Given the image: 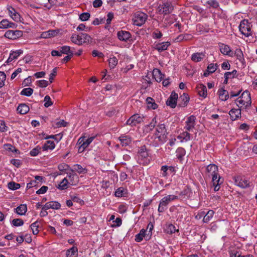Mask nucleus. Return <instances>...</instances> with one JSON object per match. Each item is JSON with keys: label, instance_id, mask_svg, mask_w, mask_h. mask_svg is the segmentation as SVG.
<instances>
[{"label": "nucleus", "instance_id": "e433bc0d", "mask_svg": "<svg viewBox=\"0 0 257 257\" xmlns=\"http://www.w3.org/2000/svg\"><path fill=\"white\" fill-rule=\"evenodd\" d=\"M16 213L20 215H24L27 211V207L26 204H21L15 209Z\"/></svg>", "mask_w": 257, "mask_h": 257}, {"label": "nucleus", "instance_id": "f704fd0d", "mask_svg": "<svg viewBox=\"0 0 257 257\" xmlns=\"http://www.w3.org/2000/svg\"><path fill=\"white\" fill-rule=\"evenodd\" d=\"M214 214V212L212 210H208L204 215V216L203 219V221L204 223H208L209 222L211 219L212 218Z\"/></svg>", "mask_w": 257, "mask_h": 257}, {"label": "nucleus", "instance_id": "423d86ee", "mask_svg": "<svg viewBox=\"0 0 257 257\" xmlns=\"http://www.w3.org/2000/svg\"><path fill=\"white\" fill-rule=\"evenodd\" d=\"M252 25L247 20H243L240 22L239 26V30L241 34L246 37L252 35L251 28Z\"/></svg>", "mask_w": 257, "mask_h": 257}, {"label": "nucleus", "instance_id": "cd10ccee", "mask_svg": "<svg viewBox=\"0 0 257 257\" xmlns=\"http://www.w3.org/2000/svg\"><path fill=\"white\" fill-rule=\"evenodd\" d=\"M177 139L180 140L181 143L187 142L190 140V135L187 131L183 132L177 136Z\"/></svg>", "mask_w": 257, "mask_h": 257}, {"label": "nucleus", "instance_id": "ea45409f", "mask_svg": "<svg viewBox=\"0 0 257 257\" xmlns=\"http://www.w3.org/2000/svg\"><path fill=\"white\" fill-rule=\"evenodd\" d=\"M55 147V144L53 141H47L42 147L43 151L48 150H52Z\"/></svg>", "mask_w": 257, "mask_h": 257}, {"label": "nucleus", "instance_id": "13d9d810", "mask_svg": "<svg viewBox=\"0 0 257 257\" xmlns=\"http://www.w3.org/2000/svg\"><path fill=\"white\" fill-rule=\"evenodd\" d=\"M12 224L14 226H21L24 224V221L22 219H14L12 221Z\"/></svg>", "mask_w": 257, "mask_h": 257}, {"label": "nucleus", "instance_id": "f257e3e1", "mask_svg": "<svg viewBox=\"0 0 257 257\" xmlns=\"http://www.w3.org/2000/svg\"><path fill=\"white\" fill-rule=\"evenodd\" d=\"M168 135V133L165 124L161 123L157 125L155 133V139L157 140L156 141L155 146H159L165 143L167 141Z\"/></svg>", "mask_w": 257, "mask_h": 257}, {"label": "nucleus", "instance_id": "bb28decb", "mask_svg": "<svg viewBox=\"0 0 257 257\" xmlns=\"http://www.w3.org/2000/svg\"><path fill=\"white\" fill-rule=\"evenodd\" d=\"M180 102L179 106L180 107H185L187 105L189 101V97L186 93H183V95H181L179 99Z\"/></svg>", "mask_w": 257, "mask_h": 257}, {"label": "nucleus", "instance_id": "20e7f679", "mask_svg": "<svg viewBox=\"0 0 257 257\" xmlns=\"http://www.w3.org/2000/svg\"><path fill=\"white\" fill-rule=\"evenodd\" d=\"M178 199V196L175 195H168L163 197L160 201L158 211L159 212H163L167 209V205L170 202Z\"/></svg>", "mask_w": 257, "mask_h": 257}, {"label": "nucleus", "instance_id": "b1692460", "mask_svg": "<svg viewBox=\"0 0 257 257\" xmlns=\"http://www.w3.org/2000/svg\"><path fill=\"white\" fill-rule=\"evenodd\" d=\"M118 140L122 147L128 146L132 142L131 138L128 136L121 135L119 137Z\"/></svg>", "mask_w": 257, "mask_h": 257}, {"label": "nucleus", "instance_id": "bf43d9fd", "mask_svg": "<svg viewBox=\"0 0 257 257\" xmlns=\"http://www.w3.org/2000/svg\"><path fill=\"white\" fill-rule=\"evenodd\" d=\"M44 101L45 102L44 105L45 107H48L53 104V102H52L51 98L49 95H46L44 97Z\"/></svg>", "mask_w": 257, "mask_h": 257}, {"label": "nucleus", "instance_id": "6ab92c4d", "mask_svg": "<svg viewBox=\"0 0 257 257\" xmlns=\"http://www.w3.org/2000/svg\"><path fill=\"white\" fill-rule=\"evenodd\" d=\"M192 194L191 190L188 187H186L182 191L179 192L178 197V199L181 200H186L190 198V195Z\"/></svg>", "mask_w": 257, "mask_h": 257}, {"label": "nucleus", "instance_id": "dca6fc26", "mask_svg": "<svg viewBox=\"0 0 257 257\" xmlns=\"http://www.w3.org/2000/svg\"><path fill=\"white\" fill-rule=\"evenodd\" d=\"M196 117L194 115H191L187 118L185 129L187 131H192L195 125Z\"/></svg>", "mask_w": 257, "mask_h": 257}, {"label": "nucleus", "instance_id": "de8ad7c7", "mask_svg": "<svg viewBox=\"0 0 257 257\" xmlns=\"http://www.w3.org/2000/svg\"><path fill=\"white\" fill-rule=\"evenodd\" d=\"M175 20V18L174 15L168 16L165 18L164 20V24L166 26H170L174 23Z\"/></svg>", "mask_w": 257, "mask_h": 257}, {"label": "nucleus", "instance_id": "393cba45", "mask_svg": "<svg viewBox=\"0 0 257 257\" xmlns=\"http://www.w3.org/2000/svg\"><path fill=\"white\" fill-rule=\"evenodd\" d=\"M170 42L168 41L159 43L155 45V48L158 51L161 52L167 50L168 47L170 45Z\"/></svg>", "mask_w": 257, "mask_h": 257}, {"label": "nucleus", "instance_id": "6e6552de", "mask_svg": "<svg viewBox=\"0 0 257 257\" xmlns=\"http://www.w3.org/2000/svg\"><path fill=\"white\" fill-rule=\"evenodd\" d=\"M174 10V7L171 3L166 2L160 4L157 8V11L160 15H167L171 13Z\"/></svg>", "mask_w": 257, "mask_h": 257}, {"label": "nucleus", "instance_id": "338daca9", "mask_svg": "<svg viewBox=\"0 0 257 257\" xmlns=\"http://www.w3.org/2000/svg\"><path fill=\"white\" fill-rule=\"evenodd\" d=\"M4 148L7 150L9 151L10 152H14V151H16L17 150L15 149V148L12 146L11 144H6L4 145Z\"/></svg>", "mask_w": 257, "mask_h": 257}, {"label": "nucleus", "instance_id": "412c9836", "mask_svg": "<svg viewBox=\"0 0 257 257\" xmlns=\"http://www.w3.org/2000/svg\"><path fill=\"white\" fill-rule=\"evenodd\" d=\"M196 91L200 96L205 98L207 96V88L205 85L202 84H198L196 87Z\"/></svg>", "mask_w": 257, "mask_h": 257}, {"label": "nucleus", "instance_id": "4c0bfd02", "mask_svg": "<svg viewBox=\"0 0 257 257\" xmlns=\"http://www.w3.org/2000/svg\"><path fill=\"white\" fill-rule=\"evenodd\" d=\"M157 125V121L156 117H154L149 124L145 125V129L147 132L152 131Z\"/></svg>", "mask_w": 257, "mask_h": 257}, {"label": "nucleus", "instance_id": "1a4fd4ad", "mask_svg": "<svg viewBox=\"0 0 257 257\" xmlns=\"http://www.w3.org/2000/svg\"><path fill=\"white\" fill-rule=\"evenodd\" d=\"M145 118L143 114L136 113L131 116L126 122L127 125L131 126H136L144 121Z\"/></svg>", "mask_w": 257, "mask_h": 257}, {"label": "nucleus", "instance_id": "774afa93", "mask_svg": "<svg viewBox=\"0 0 257 257\" xmlns=\"http://www.w3.org/2000/svg\"><path fill=\"white\" fill-rule=\"evenodd\" d=\"M8 23L9 21L7 19H3L0 22V29L9 28Z\"/></svg>", "mask_w": 257, "mask_h": 257}, {"label": "nucleus", "instance_id": "f3484780", "mask_svg": "<svg viewBox=\"0 0 257 257\" xmlns=\"http://www.w3.org/2000/svg\"><path fill=\"white\" fill-rule=\"evenodd\" d=\"M178 94L174 92L171 93L166 101V104L171 108H174L176 106Z\"/></svg>", "mask_w": 257, "mask_h": 257}, {"label": "nucleus", "instance_id": "473e14b6", "mask_svg": "<svg viewBox=\"0 0 257 257\" xmlns=\"http://www.w3.org/2000/svg\"><path fill=\"white\" fill-rule=\"evenodd\" d=\"M71 172L67 173V177H68L70 181L69 183L71 184V185H74L78 182V177L76 174L73 173V170L71 169Z\"/></svg>", "mask_w": 257, "mask_h": 257}, {"label": "nucleus", "instance_id": "a18cd8bd", "mask_svg": "<svg viewBox=\"0 0 257 257\" xmlns=\"http://www.w3.org/2000/svg\"><path fill=\"white\" fill-rule=\"evenodd\" d=\"M109 67L110 69H113L117 65L118 63L117 59L113 56L112 57H110L108 60Z\"/></svg>", "mask_w": 257, "mask_h": 257}, {"label": "nucleus", "instance_id": "603ef678", "mask_svg": "<svg viewBox=\"0 0 257 257\" xmlns=\"http://www.w3.org/2000/svg\"><path fill=\"white\" fill-rule=\"evenodd\" d=\"M155 72L156 73V74L154 75L156 80L157 82H160L164 78V75L163 74L159 69H156V71H154V73Z\"/></svg>", "mask_w": 257, "mask_h": 257}, {"label": "nucleus", "instance_id": "c03bdc74", "mask_svg": "<svg viewBox=\"0 0 257 257\" xmlns=\"http://www.w3.org/2000/svg\"><path fill=\"white\" fill-rule=\"evenodd\" d=\"M186 154L185 150L181 147L178 148L176 150V156L179 160H182Z\"/></svg>", "mask_w": 257, "mask_h": 257}, {"label": "nucleus", "instance_id": "79ce46f5", "mask_svg": "<svg viewBox=\"0 0 257 257\" xmlns=\"http://www.w3.org/2000/svg\"><path fill=\"white\" fill-rule=\"evenodd\" d=\"M146 102L148 104V107L149 108L155 109L158 107V105L155 103L154 100L150 97L147 98Z\"/></svg>", "mask_w": 257, "mask_h": 257}, {"label": "nucleus", "instance_id": "e2e57ef3", "mask_svg": "<svg viewBox=\"0 0 257 257\" xmlns=\"http://www.w3.org/2000/svg\"><path fill=\"white\" fill-rule=\"evenodd\" d=\"M242 91V89H239L238 90H237L236 91H235V90H231L230 91V97L232 98L234 97L238 96L241 92Z\"/></svg>", "mask_w": 257, "mask_h": 257}, {"label": "nucleus", "instance_id": "6e6d98bb", "mask_svg": "<svg viewBox=\"0 0 257 257\" xmlns=\"http://www.w3.org/2000/svg\"><path fill=\"white\" fill-rule=\"evenodd\" d=\"M41 149V148L37 146L30 151V155L32 157L37 156L40 153Z\"/></svg>", "mask_w": 257, "mask_h": 257}, {"label": "nucleus", "instance_id": "0e129e2a", "mask_svg": "<svg viewBox=\"0 0 257 257\" xmlns=\"http://www.w3.org/2000/svg\"><path fill=\"white\" fill-rule=\"evenodd\" d=\"M69 168V166L65 163H61L58 166V169L61 172H64L68 170Z\"/></svg>", "mask_w": 257, "mask_h": 257}, {"label": "nucleus", "instance_id": "aec40b11", "mask_svg": "<svg viewBox=\"0 0 257 257\" xmlns=\"http://www.w3.org/2000/svg\"><path fill=\"white\" fill-rule=\"evenodd\" d=\"M61 207V204L57 201H49L46 203L42 207L43 210H48L49 209H59Z\"/></svg>", "mask_w": 257, "mask_h": 257}, {"label": "nucleus", "instance_id": "7ed1b4c3", "mask_svg": "<svg viewBox=\"0 0 257 257\" xmlns=\"http://www.w3.org/2000/svg\"><path fill=\"white\" fill-rule=\"evenodd\" d=\"M71 40L75 44L81 45L83 43H89L91 38L88 34L81 33L79 35L73 34L71 37Z\"/></svg>", "mask_w": 257, "mask_h": 257}, {"label": "nucleus", "instance_id": "69168bd1", "mask_svg": "<svg viewBox=\"0 0 257 257\" xmlns=\"http://www.w3.org/2000/svg\"><path fill=\"white\" fill-rule=\"evenodd\" d=\"M39 86L41 87H46L49 85V82L46 80H40L37 81Z\"/></svg>", "mask_w": 257, "mask_h": 257}, {"label": "nucleus", "instance_id": "9b49d317", "mask_svg": "<svg viewBox=\"0 0 257 257\" xmlns=\"http://www.w3.org/2000/svg\"><path fill=\"white\" fill-rule=\"evenodd\" d=\"M23 32L19 30H8L5 34V37L12 40H15L22 36Z\"/></svg>", "mask_w": 257, "mask_h": 257}, {"label": "nucleus", "instance_id": "49530a36", "mask_svg": "<svg viewBox=\"0 0 257 257\" xmlns=\"http://www.w3.org/2000/svg\"><path fill=\"white\" fill-rule=\"evenodd\" d=\"M39 222L38 221H35V222L33 223L31 225L30 227L33 231V233L34 235L37 234L39 230L38 229V228L39 227Z\"/></svg>", "mask_w": 257, "mask_h": 257}, {"label": "nucleus", "instance_id": "864d4df0", "mask_svg": "<svg viewBox=\"0 0 257 257\" xmlns=\"http://www.w3.org/2000/svg\"><path fill=\"white\" fill-rule=\"evenodd\" d=\"M21 185L19 183H17L15 182H11L8 183V187L10 189L12 190H15L20 188Z\"/></svg>", "mask_w": 257, "mask_h": 257}, {"label": "nucleus", "instance_id": "72a5a7b5", "mask_svg": "<svg viewBox=\"0 0 257 257\" xmlns=\"http://www.w3.org/2000/svg\"><path fill=\"white\" fill-rule=\"evenodd\" d=\"M78 249L76 246H73L68 250L66 252L67 257H77Z\"/></svg>", "mask_w": 257, "mask_h": 257}, {"label": "nucleus", "instance_id": "4d7b16f0", "mask_svg": "<svg viewBox=\"0 0 257 257\" xmlns=\"http://www.w3.org/2000/svg\"><path fill=\"white\" fill-rule=\"evenodd\" d=\"M218 66L216 63H211L207 66L208 71L211 72V73H213L217 70Z\"/></svg>", "mask_w": 257, "mask_h": 257}, {"label": "nucleus", "instance_id": "37998d69", "mask_svg": "<svg viewBox=\"0 0 257 257\" xmlns=\"http://www.w3.org/2000/svg\"><path fill=\"white\" fill-rule=\"evenodd\" d=\"M146 234V230L142 229L140 230V233L135 235V240L136 242H140L143 240V237Z\"/></svg>", "mask_w": 257, "mask_h": 257}, {"label": "nucleus", "instance_id": "f03ea898", "mask_svg": "<svg viewBox=\"0 0 257 257\" xmlns=\"http://www.w3.org/2000/svg\"><path fill=\"white\" fill-rule=\"evenodd\" d=\"M235 103L239 108L243 106L245 108L250 106L251 99L249 92L248 90L243 91L241 96L235 100Z\"/></svg>", "mask_w": 257, "mask_h": 257}, {"label": "nucleus", "instance_id": "2eb2a0df", "mask_svg": "<svg viewBox=\"0 0 257 257\" xmlns=\"http://www.w3.org/2000/svg\"><path fill=\"white\" fill-rule=\"evenodd\" d=\"M7 10L9 12V16L14 21L17 22H21V16L13 7L9 6L8 7Z\"/></svg>", "mask_w": 257, "mask_h": 257}, {"label": "nucleus", "instance_id": "ddd939ff", "mask_svg": "<svg viewBox=\"0 0 257 257\" xmlns=\"http://www.w3.org/2000/svg\"><path fill=\"white\" fill-rule=\"evenodd\" d=\"M218 46L219 50L223 55L231 57L233 56V52H232L230 47L228 45L219 43Z\"/></svg>", "mask_w": 257, "mask_h": 257}, {"label": "nucleus", "instance_id": "c9c22d12", "mask_svg": "<svg viewBox=\"0 0 257 257\" xmlns=\"http://www.w3.org/2000/svg\"><path fill=\"white\" fill-rule=\"evenodd\" d=\"M205 5H206L207 8L209 9H217L219 7V3L217 0H208Z\"/></svg>", "mask_w": 257, "mask_h": 257}, {"label": "nucleus", "instance_id": "c756f323", "mask_svg": "<svg viewBox=\"0 0 257 257\" xmlns=\"http://www.w3.org/2000/svg\"><path fill=\"white\" fill-rule=\"evenodd\" d=\"M218 93L222 101H226L229 97L228 92L223 88L219 89Z\"/></svg>", "mask_w": 257, "mask_h": 257}, {"label": "nucleus", "instance_id": "052dcab7", "mask_svg": "<svg viewBox=\"0 0 257 257\" xmlns=\"http://www.w3.org/2000/svg\"><path fill=\"white\" fill-rule=\"evenodd\" d=\"M162 36V33L159 29H156L152 33V37L155 39H160Z\"/></svg>", "mask_w": 257, "mask_h": 257}, {"label": "nucleus", "instance_id": "a19ab883", "mask_svg": "<svg viewBox=\"0 0 257 257\" xmlns=\"http://www.w3.org/2000/svg\"><path fill=\"white\" fill-rule=\"evenodd\" d=\"M75 171L79 174H86L87 172V169L83 168L81 165L79 164H75L73 166V171Z\"/></svg>", "mask_w": 257, "mask_h": 257}, {"label": "nucleus", "instance_id": "39448f33", "mask_svg": "<svg viewBox=\"0 0 257 257\" xmlns=\"http://www.w3.org/2000/svg\"><path fill=\"white\" fill-rule=\"evenodd\" d=\"M95 137H91L87 138L85 136L81 137L77 142V145L78 147L79 153L83 152L89 146V145L94 140Z\"/></svg>", "mask_w": 257, "mask_h": 257}, {"label": "nucleus", "instance_id": "f8f14e48", "mask_svg": "<svg viewBox=\"0 0 257 257\" xmlns=\"http://www.w3.org/2000/svg\"><path fill=\"white\" fill-rule=\"evenodd\" d=\"M206 175L208 177H211L213 175H216L218 174V167L214 164H210L208 165L206 168Z\"/></svg>", "mask_w": 257, "mask_h": 257}, {"label": "nucleus", "instance_id": "8fccbe9b", "mask_svg": "<svg viewBox=\"0 0 257 257\" xmlns=\"http://www.w3.org/2000/svg\"><path fill=\"white\" fill-rule=\"evenodd\" d=\"M62 54L69 55L71 53H74L73 51L71 49V48L68 46H63L60 48Z\"/></svg>", "mask_w": 257, "mask_h": 257}, {"label": "nucleus", "instance_id": "9d476101", "mask_svg": "<svg viewBox=\"0 0 257 257\" xmlns=\"http://www.w3.org/2000/svg\"><path fill=\"white\" fill-rule=\"evenodd\" d=\"M235 184L243 189L249 188L250 186V182L249 180L243 176H237L234 177Z\"/></svg>", "mask_w": 257, "mask_h": 257}, {"label": "nucleus", "instance_id": "0eeeda50", "mask_svg": "<svg viewBox=\"0 0 257 257\" xmlns=\"http://www.w3.org/2000/svg\"><path fill=\"white\" fill-rule=\"evenodd\" d=\"M148 15L142 12H137L134 15L133 20V24L141 27L144 24L148 19Z\"/></svg>", "mask_w": 257, "mask_h": 257}, {"label": "nucleus", "instance_id": "680f3d73", "mask_svg": "<svg viewBox=\"0 0 257 257\" xmlns=\"http://www.w3.org/2000/svg\"><path fill=\"white\" fill-rule=\"evenodd\" d=\"M90 17V14L89 13H83L79 15V19L82 21H87Z\"/></svg>", "mask_w": 257, "mask_h": 257}, {"label": "nucleus", "instance_id": "a878e982", "mask_svg": "<svg viewBox=\"0 0 257 257\" xmlns=\"http://www.w3.org/2000/svg\"><path fill=\"white\" fill-rule=\"evenodd\" d=\"M205 57V52L194 53L191 55V60L194 62H199L201 61Z\"/></svg>", "mask_w": 257, "mask_h": 257}, {"label": "nucleus", "instance_id": "4468645a", "mask_svg": "<svg viewBox=\"0 0 257 257\" xmlns=\"http://www.w3.org/2000/svg\"><path fill=\"white\" fill-rule=\"evenodd\" d=\"M212 183L214 186V191L216 192L220 189V185L223 183V179H221V177L218 174L216 175H213L211 177Z\"/></svg>", "mask_w": 257, "mask_h": 257}, {"label": "nucleus", "instance_id": "58836bf2", "mask_svg": "<svg viewBox=\"0 0 257 257\" xmlns=\"http://www.w3.org/2000/svg\"><path fill=\"white\" fill-rule=\"evenodd\" d=\"M57 32L55 30H49L47 32H43L41 35V37L42 38L47 39L51 37H54Z\"/></svg>", "mask_w": 257, "mask_h": 257}, {"label": "nucleus", "instance_id": "a211bd4d", "mask_svg": "<svg viewBox=\"0 0 257 257\" xmlns=\"http://www.w3.org/2000/svg\"><path fill=\"white\" fill-rule=\"evenodd\" d=\"M117 36L120 41L127 42L131 37V34L128 31L121 30L117 32Z\"/></svg>", "mask_w": 257, "mask_h": 257}, {"label": "nucleus", "instance_id": "3c124183", "mask_svg": "<svg viewBox=\"0 0 257 257\" xmlns=\"http://www.w3.org/2000/svg\"><path fill=\"white\" fill-rule=\"evenodd\" d=\"M33 89L30 87H28L23 89L20 92V94L26 96H30L33 94Z\"/></svg>", "mask_w": 257, "mask_h": 257}, {"label": "nucleus", "instance_id": "5701e85b", "mask_svg": "<svg viewBox=\"0 0 257 257\" xmlns=\"http://www.w3.org/2000/svg\"><path fill=\"white\" fill-rule=\"evenodd\" d=\"M23 50L22 49L17 50L15 51H11L7 61L8 62H10L15 59H17L21 54H23Z\"/></svg>", "mask_w": 257, "mask_h": 257}, {"label": "nucleus", "instance_id": "2f4dec72", "mask_svg": "<svg viewBox=\"0 0 257 257\" xmlns=\"http://www.w3.org/2000/svg\"><path fill=\"white\" fill-rule=\"evenodd\" d=\"M29 106L25 103L20 104L17 108L18 112L22 114H26L29 112Z\"/></svg>", "mask_w": 257, "mask_h": 257}, {"label": "nucleus", "instance_id": "5fc2aeb1", "mask_svg": "<svg viewBox=\"0 0 257 257\" xmlns=\"http://www.w3.org/2000/svg\"><path fill=\"white\" fill-rule=\"evenodd\" d=\"M6 77V74L4 72L0 71V88L5 85Z\"/></svg>", "mask_w": 257, "mask_h": 257}, {"label": "nucleus", "instance_id": "09e8293b", "mask_svg": "<svg viewBox=\"0 0 257 257\" xmlns=\"http://www.w3.org/2000/svg\"><path fill=\"white\" fill-rule=\"evenodd\" d=\"M69 181L66 178H65L58 185L57 188L60 190H64L67 188Z\"/></svg>", "mask_w": 257, "mask_h": 257}, {"label": "nucleus", "instance_id": "c85d7f7f", "mask_svg": "<svg viewBox=\"0 0 257 257\" xmlns=\"http://www.w3.org/2000/svg\"><path fill=\"white\" fill-rule=\"evenodd\" d=\"M127 190L123 187L118 188L114 192V196L116 197L120 198L127 194Z\"/></svg>", "mask_w": 257, "mask_h": 257}, {"label": "nucleus", "instance_id": "7c9ffc66", "mask_svg": "<svg viewBox=\"0 0 257 257\" xmlns=\"http://www.w3.org/2000/svg\"><path fill=\"white\" fill-rule=\"evenodd\" d=\"M233 55H234L236 59L241 63H243L245 62L243 52L240 49H236L233 53Z\"/></svg>", "mask_w": 257, "mask_h": 257}, {"label": "nucleus", "instance_id": "4be33fe9", "mask_svg": "<svg viewBox=\"0 0 257 257\" xmlns=\"http://www.w3.org/2000/svg\"><path fill=\"white\" fill-rule=\"evenodd\" d=\"M229 114L232 120H236L241 117V109L239 108L237 109L232 108L229 111Z\"/></svg>", "mask_w": 257, "mask_h": 257}]
</instances>
